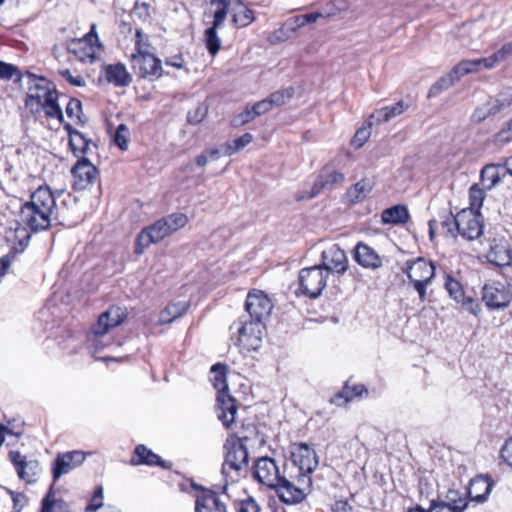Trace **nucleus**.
<instances>
[{
	"mask_svg": "<svg viewBox=\"0 0 512 512\" xmlns=\"http://www.w3.org/2000/svg\"><path fill=\"white\" fill-rule=\"evenodd\" d=\"M66 46L79 61L93 63L96 57V24H91L90 31L83 37L67 41Z\"/></svg>",
	"mask_w": 512,
	"mask_h": 512,
	"instance_id": "nucleus-15",
	"label": "nucleus"
},
{
	"mask_svg": "<svg viewBox=\"0 0 512 512\" xmlns=\"http://www.w3.org/2000/svg\"><path fill=\"white\" fill-rule=\"evenodd\" d=\"M72 187L83 191L93 186L96 178V166L87 158L79 159L71 169Z\"/></svg>",
	"mask_w": 512,
	"mask_h": 512,
	"instance_id": "nucleus-18",
	"label": "nucleus"
},
{
	"mask_svg": "<svg viewBox=\"0 0 512 512\" xmlns=\"http://www.w3.org/2000/svg\"><path fill=\"white\" fill-rule=\"evenodd\" d=\"M328 277V272L321 265L301 269L298 274L296 295L310 299L318 298L327 286Z\"/></svg>",
	"mask_w": 512,
	"mask_h": 512,
	"instance_id": "nucleus-9",
	"label": "nucleus"
},
{
	"mask_svg": "<svg viewBox=\"0 0 512 512\" xmlns=\"http://www.w3.org/2000/svg\"><path fill=\"white\" fill-rule=\"evenodd\" d=\"M440 225L447 237L454 240L461 237L466 241H474L483 235L484 217L480 211L462 209L456 214H443Z\"/></svg>",
	"mask_w": 512,
	"mask_h": 512,
	"instance_id": "nucleus-3",
	"label": "nucleus"
},
{
	"mask_svg": "<svg viewBox=\"0 0 512 512\" xmlns=\"http://www.w3.org/2000/svg\"><path fill=\"white\" fill-rule=\"evenodd\" d=\"M39 512H70L67 503L61 499L56 498L52 487L49 489L45 497L42 499L41 508Z\"/></svg>",
	"mask_w": 512,
	"mask_h": 512,
	"instance_id": "nucleus-37",
	"label": "nucleus"
},
{
	"mask_svg": "<svg viewBox=\"0 0 512 512\" xmlns=\"http://www.w3.org/2000/svg\"><path fill=\"white\" fill-rule=\"evenodd\" d=\"M494 485L493 478L488 474L476 475L469 481L466 488L469 499L476 504L487 502Z\"/></svg>",
	"mask_w": 512,
	"mask_h": 512,
	"instance_id": "nucleus-20",
	"label": "nucleus"
},
{
	"mask_svg": "<svg viewBox=\"0 0 512 512\" xmlns=\"http://www.w3.org/2000/svg\"><path fill=\"white\" fill-rule=\"evenodd\" d=\"M216 27H209L204 31L203 41L211 57H215L221 50V39Z\"/></svg>",
	"mask_w": 512,
	"mask_h": 512,
	"instance_id": "nucleus-39",
	"label": "nucleus"
},
{
	"mask_svg": "<svg viewBox=\"0 0 512 512\" xmlns=\"http://www.w3.org/2000/svg\"><path fill=\"white\" fill-rule=\"evenodd\" d=\"M8 492L12 497L14 512H21L26 502L25 495L22 493L14 492L12 490H9Z\"/></svg>",
	"mask_w": 512,
	"mask_h": 512,
	"instance_id": "nucleus-63",
	"label": "nucleus"
},
{
	"mask_svg": "<svg viewBox=\"0 0 512 512\" xmlns=\"http://www.w3.org/2000/svg\"><path fill=\"white\" fill-rule=\"evenodd\" d=\"M444 287L449 296L456 302L463 300L465 290L462 283L451 274H446L444 277Z\"/></svg>",
	"mask_w": 512,
	"mask_h": 512,
	"instance_id": "nucleus-41",
	"label": "nucleus"
},
{
	"mask_svg": "<svg viewBox=\"0 0 512 512\" xmlns=\"http://www.w3.org/2000/svg\"><path fill=\"white\" fill-rule=\"evenodd\" d=\"M20 80L21 74L17 66L0 61V79L11 80L13 78Z\"/></svg>",
	"mask_w": 512,
	"mask_h": 512,
	"instance_id": "nucleus-54",
	"label": "nucleus"
},
{
	"mask_svg": "<svg viewBox=\"0 0 512 512\" xmlns=\"http://www.w3.org/2000/svg\"><path fill=\"white\" fill-rule=\"evenodd\" d=\"M130 62L133 72L141 79L155 81L163 75L162 62L153 53L131 54Z\"/></svg>",
	"mask_w": 512,
	"mask_h": 512,
	"instance_id": "nucleus-12",
	"label": "nucleus"
},
{
	"mask_svg": "<svg viewBox=\"0 0 512 512\" xmlns=\"http://www.w3.org/2000/svg\"><path fill=\"white\" fill-rule=\"evenodd\" d=\"M165 64L176 69H183L185 67V60L182 53L171 55L165 58Z\"/></svg>",
	"mask_w": 512,
	"mask_h": 512,
	"instance_id": "nucleus-62",
	"label": "nucleus"
},
{
	"mask_svg": "<svg viewBox=\"0 0 512 512\" xmlns=\"http://www.w3.org/2000/svg\"><path fill=\"white\" fill-rule=\"evenodd\" d=\"M430 512H455L444 501L432 500L430 503Z\"/></svg>",
	"mask_w": 512,
	"mask_h": 512,
	"instance_id": "nucleus-64",
	"label": "nucleus"
},
{
	"mask_svg": "<svg viewBox=\"0 0 512 512\" xmlns=\"http://www.w3.org/2000/svg\"><path fill=\"white\" fill-rule=\"evenodd\" d=\"M103 72L106 81L116 87H126L132 82V77L123 63L106 65Z\"/></svg>",
	"mask_w": 512,
	"mask_h": 512,
	"instance_id": "nucleus-29",
	"label": "nucleus"
},
{
	"mask_svg": "<svg viewBox=\"0 0 512 512\" xmlns=\"http://www.w3.org/2000/svg\"><path fill=\"white\" fill-rule=\"evenodd\" d=\"M66 114L71 119H76L78 122H84L81 101L76 98H72L66 106Z\"/></svg>",
	"mask_w": 512,
	"mask_h": 512,
	"instance_id": "nucleus-53",
	"label": "nucleus"
},
{
	"mask_svg": "<svg viewBox=\"0 0 512 512\" xmlns=\"http://www.w3.org/2000/svg\"><path fill=\"white\" fill-rule=\"evenodd\" d=\"M500 457L505 463L512 466V438L507 439L503 444L500 450Z\"/></svg>",
	"mask_w": 512,
	"mask_h": 512,
	"instance_id": "nucleus-60",
	"label": "nucleus"
},
{
	"mask_svg": "<svg viewBox=\"0 0 512 512\" xmlns=\"http://www.w3.org/2000/svg\"><path fill=\"white\" fill-rule=\"evenodd\" d=\"M211 4L216 6V10L213 15L212 25L213 27L220 28L227 16L229 10L228 0H211Z\"/></svg>",
	"mask_w": 512,
	"mask_h": 512,
	"instance_id": "nucleus-46",
	"label": "nucleus"
},
{
	"mask_svg": "<svg viewBox=\"0 0 512 512\" xmlns=\"http://www.w3.org/2000/svg\"><path fill=\"white\" fill-rule=\"evenodd\" d=\"M252 475L258 483L273 489L282 503L296 505L292 491L282 487L286 478L285 469L283 474H280L279 467L273 458L268 456L258 458L252 467Z\"/></svg>",
	"mask_w": 512,
	"mask_h": 512,
	"instance_id": "nucleus-5",
	"label": "nucleus"
},
{
	"mask_svg": "<svg viewBox=\"0 0 512 512\" xmlns=\"http://www.w3.org/2000/svg\"><path fill=\"white\" fill-rule=\"evenodd\" d=\"M481 301L489 311L507 308L512 302V285L506 280H486L481 288Z\"/></svg>",
	"mask_w": 512,
	"mask_h": 512,
	"instance_id": "nucleus-10",
	"label": "nucleus"
},
{
	"mask_svg": "<svg viewBox=\"0 0 512 512\" xmlns=\"http://www.w3.org/2000/svg\"><path fill=\"white\" fill-rule=\"evenodd\" d=\"M512 237L507 230L495 227L489 230L486 241L488 250L486 258L496 266L503 267L512 263Z\"/></svg>",
	"mask_w": 512,
	"mask_h": 512,
	"instance_id": "nucleus-8",
	"label": "nucleus"
},
{
	"mask_svg": "<svg viewBox=\"0 0 512 512\" xmlns=\"http://www.w3.org/2000/svg\"><path fill=\"white\" fill-rule=\"evenodd\" d=\"M480 66L478 65L477 59L474 60H462L452 68V74L455 78L461 79L463 76L479 71Z\"/></svg>",
	"mask_w": 512,
	"mask_h": 512,
	"instance_id": "nucleus-47",
	"label": "nucleus"
},
{
	"mask_svg": "<svg viewBox=\"0 0 512 512\" xmlns=\"http://www.w3.org/2000/svg\"><path fill=\"white\" fill-rule=\"evenodd\" d=\"M9 459L21 480L25 481L27 484H32L37 481L41 472V466L37 460L27 459L26 456L18 451H10Z\"/></svg>",
	"mask_w": 512,
	"mask_h": 512,
	"instance_id": "nucleus-19",
	"label": "nucleus"
},
{
	"mask_svg": "<svg viewBox=\"0 0 512 512\" xmlns=\"http://www.w3.org/2000/svg\"><path fill=\"white\" fill-rule=\"evenodd\" d=\"M238 406L236 400L229 394V391L217 393L216 413L217 418L226 429H231L235 423Z\"/></svg>",
	"mask_w": 512,
	"mask_h": 512,
	"instance_id": "nucleus-22",
	"label": "nucleus"
},
{
	"mask_svg": "<svg viewBox=\"0 0 512 512\" xmlns=\"http://www.w3.org/2000/svg\"><path fill=\"white\" fill-rule=\"evenodd\" d=\"M85 460V454L82 451H70L59 453L55 458L52 466V476L54 482L61 476L68 474Z\"/></svg>",
	"mask_w": 512,
	"mask_h": 512,
	"instance_id": "nucleus-21",
	"label": "nucleus"
},
{
	"mask_svg": "<svg viewBox=\"0 0 512 512\" xmlns=\"http://www.w3.org/2000/svg\"><path fill=\"white\" fill-rule=\"evenodd\" d=\"M512 141V130L506 126L494 135L493 142L497 146H503Z\"/></svg>",
	"mask_w": 512,
	"mask_h": 512,
	"instance_id": "nucleus-56",
	"label": "nucleus"
},
{
	"mask_svg": "<svg viewBox=\"0 0 512 512\" xmlns=\"http://www.w3.org/2000/svg\"><path fill=\"white\" fill-rule=\"evenodd\" d=\"M506 175L505 164H487L482 168L480 178L484 189L490 190L499 184Z\"/></svg>",
	"mask_w": 512,
	"mask_h": 512,
	"instance_id": "nucleus-30",
	"label": "nucleus"
},
{
	"mask_svg": "<svg viewBox=\"0 0 512 512\" xmlns=\"http://www.w3.org/2000/svg\"><path fill=\"white\" fill-rule=\"evenodd\" d=\"M126 308L112 305L109 309L98 315V335L105 334L111 329L121 325L127 318Z\"/></svg>",
	"mask_w": 512,
	"mask_h": 512,
	"instance_id": "nucleus-26",
	"label": "nucleus"
},
{
	"mask_svg": "<svg viewBox=\"0 0 512 512\" xmlns=\"http://www.w3.org/2000/svg\"><path fill=\"white\" fill-rule=\"evenodd\" d=\"M331 512H356L353 505L349 502L348 499H339L335 500L330 505Z\"/></svg>",
	"mask_w": 512,
	"mask_h": 512,
	"instance_id": "nucleus-57",
	"label": "nucleus"
},
{
	"mask_svg": "<svg viewBox=\"0 0 512 512\" xmlns=\"http://www.w3.org/2000/svg\"><path fill=\"white\" fill-rule=\"evenodd\" d=\"M260 503L255 497L244 491L242 496L231 500V512H261Z\"/></svg>",
	"mask_w": 512,
	"mask_h": 512,
	"instance_id": "nucleus-33",
	"label": "nucleus"
},
{
	"mask_svg": "<svg viewBox=\"0 0 512 512\" xmlns=\"http://www.w3.org/2000/svg\"><path fill=\"white\" fill-rule=\"evenodd\" d=\"M56 200L47 186L38 187L21 206L20 221L33 232L47 230L55 219Z\"/></svg>",
	"mask_w": 512,
	"mask_h": 512,
	"instance_id": "nucleus-2",
	"label": "nucleus"
},
{
	"mask_svg": "<svg viewBox=\"0 0 512 512\" xmlns=\"http://www.w3.org/2000/svg\"><path fill=\"white\" fill-rule=\"evenodd\" d=\"M227 437L246 446H250L260 441V432L254 420L244 419L240 427Z\"/></svg>",
	"mask_w": 512,
	"mask_h": 512,
	"instance_id": "nucleus-27",
	"label": "nucleus"
},
{
	"mask_svg": "<svg viewBox=\"0 0 512 512\" xmlns=\"http://www.w3.org/2000/svg\"><path fill=\"white\" fill-rule=\"evenodd\" d=\"M295 95V89L290 86L284 89L272 92L267 98L272 106L280 107L288 103Z\"/></svg>",
	"mask_w": 512,
	"mask_h": 512,
	"instance_id": "nucleus-44",
	"label": "nucleus"
},
{
	"mask_svg": "<svg viewBox=\"0 0 512 512\" xmlns=\"http://www.w3.org/2000/svg\"><path fill=\"white\" fill-rule=\"evenodd\" d=\"M195 512H228L224 494L212 489L196 486Z\"/></svg>",
	"mask_w": 512,
	"mask_h": 512,
	"instance_id": "nucleus-17",
	"label": "nucleus"
},
{
	"mask_svg": "<svg viewBox=\"0 0 512 512\" xmlns=\"http://www.w3.org/2000/svg\"><path fill=\"white\" fill-rule=\"evenodd\" d=\"M252 141V134L244 133L243 135L234 139L233 141L226 142L225 144H223L222 147L224 148V155L231 156L240 151L241 149H243L244 147H246L247 145H249Z\"/></svg>",
	"mask_w": 512,
	"mask_h": 512,
	"instance_id": "nucleus-43",
	"label": "nucleus"
},
{
	"mask_svg": "<svg viewBox=\"0 0 512 512\" xmlns=\"http://www.w3.org/2000/svg\"><path fill=\"white\" fill-rule=\"evenodd\" d=\"M244 307L249 314V321L264 324L272 312L273 304L265 292L254 288L248 292Z\"/></svg>",
	"mask_w": 512,
	"mask_h": 512,
	"instance_id": "nucleus-13",
	"label": "nucleus"
},
{
	"mask_svg": "<svg viewBox=\"0 0 512 512\" xmlns=\"http://www.w3.org/2000/svg\"><path fill=\"white\" fill-rule=\"evenodd\" d=\"M164 218L169 225L170 234L185 227L189 222L187 215L184 213H172L165 216Z\"/></svg>",
	"mask_w": 512,
	"mask_h": 512,
	"instance_id": "nucleus-50",
	"label": "nucleus"
},
{
	"mask_svg": "<svg viewBox=\"0 0 512 512\" xmlns=\"http://www.w3.org/2000/svg\"><path fill=\"white\" fill-rule=\"evenodd\" d=\"M410 220V214L405 205L397 204L386 208L381 213V221L384 224L405 225Z\"/></svg>",
	"mask_w": 512,
	"mask_h": 512,
	"instance_id": "nucleus-31",
	"label": "nucleus"
},
{
	"mask_svg": "<svg viewBox=\"0 0 512 512\" xmlns=\"http://www.w3.org/2000/svg\"><path fill=\"white\" fill-rule=\"evenodd\" d=\"M26 107L32 113L43 109L47 117L56 118L61 123L64 122L55 85L43 77L37 78L34 84L29 87Z\"/></svg>",
	"mask_w": 512,
	"mask_h": 512,
	"instance_id": "nucleus-4",
	"label": "nucleus"
},
{
	"mask_svg": "<svg viewBox=\"0 0 512 512\" xmlns=\"http://www.w3.org/2000/svg\"><path fill=\"white\" fill-rule=\"evenodd\" d=\"M170 234L169 225L164 217L143 228L136 238L135 253L141 254L153 243H158Z\"/></svg>",
	"mask_w": 512,
	"mask_h": 512,
	"instance_id": "nucleus-16",
	"label": "nucleus"
},
{
	"mask_svg": "<svg viewBox=\"0 0 512 512\" xmlns=\"http://www.w3.org/2000/svg\"><path fill=\"white\" fill-rule=\"evenodd\" d=\"M401 272L408 278V285L417 292L419 300H427V288L432 284L436 275V266L424 257L409 259L401 266Z\"/></svg>",
	"mask_w": 512,
	"mask_h": 512,
	"instance_id": "nucleus-6",
	"label": "nucleus"
},
{
	"mask_svg": "<svg viewBox=\"0 0 512 512\" xmlns=\"http://www.w3.org/2000/svg\"><path fill=\"white\" fill-rule=\"evenodd\" d=\"M303 26H305L303 14L290 17L283 25L291 32H295Z\"/></svg>",
	"mask_w": 512,
	"mask_h": 512,
	"instance_id": "nucleus-58",
	"label": "nucleus"
},
{
	"mask_svg": "<svg viewBox=\"0 0 512 512\" xmlns=\"http://www.w3.org/2000/svg\"><path fill=\"white\" fill-rule=\"evenodd\" d=\"M459 78H455L452 74V69L448 72L447 75L440 77L429 89L428 98L436 97L442 91L447 90L451 86H453Z\"/></svg>",
	"mask_w": 512,
	"mask_h": 512,
	"instance_id": "nucleus-42",
	"label": "nucleus"
},
{
	"mask_svg": "<svg viewBox=\"0 0 512 512\" xmlns=\"http://www.w3.org/2000/svg\"><path fill=\"white\" fill-rule=\"evenodd\" d=\"M443 501L455 512H464L471 502L467 491L461 492L457 489H449Z\"/></svg>",
	"mask_w": 512,
	"mask_h": 512,
	"instance_id": "nucleus-34",
	"label": "nucleus"
},
{
	"mask_svg": "<svg viewBox=\"0 0 512 512\" xmlns=\"http://www.w3.org/2000/svg\"><path fill=\"white\" fill-rule=\"evenodd\" d=\"M89 143L90 141L87 140L83 134H81L78 131H74V137H71L69 139V145L71 147V150L76 155L78 152L80 153H86L89 149Z\"/></svg>",
	"mask_w": 512,
	"mask_h": 512,
	"instance_id": "nucleus-51",
	"label": "nucleus"
},
{
	"mask_svg": "<svg viewBox=\"0 0 512 512\" xmlns=\"http://www.w3.org/2000/svg\"><path fill=\"white\" fill-rule=\"evenodd\" d=\"M368 395V389L364 384H350V381L347 380L342 389L335 393L330 399L329 403L335 405L337 407H342L347 405L349 402L354 399H360L364 396Z\"/></svg>",
	"mask_w": 512,
	"mask_h": 512,
	"instance_id": "nucleus-25",
	"label": "nucleus"
},
{
	"mask_svg": "<svg viewBox=\"0 0 512 512\" xmlns=\"http://www.w3.org/2000/svg\"><path fill=\"white\" fill-rule=\"evenodd\" d=\"M322 260L321 266L325 268L328 274L334 272L342 275L349 267V261L345 251L337 244L332 245L327 251L322 253Z\"/></svg>",
	"mask_w": 512,
	"mask_h": 512,
	"instance_id": "nucleus-23",
	"label": "nucleus"
},
{
	"mask_svg": "<svg viewBox=\"0 0 512 512\" xmlns=\"http://www.w3.org/2000/svg\"><path fill=\"white\" fill-rule=\"evenodd\" d=\"M205 116H206V108L197 107L195 110L188 112L187 121L193 125L199 124L200 122H202L204 120Z\"/></svg>",
	"mask_w": 512,
	"mask_h": 512,
	"instance_id": "nucleus-59",
	"label": "nucleus"
},
{
	"mask_svg": "<svg viewBox=\"0 0 512 512\" xmlns=\"http://www.w3.org/2000/svg\"><path fill=\"white\" fill-rule=\"evenodd\" d=\"M345 175L337 171L333 166L327 164L322 167L317 178L315 179L311 190L306 194L299 195L296 197L298 202L305 199H312L318 196L324 190H331L336 185L343 183Z\"/></svg>",
	"mask_w": 512,
	"mask_h": 512,
	"instance_id": "nucleus-14",
	"label": "nucleus"
},
{
	"mask_svg": "<svg viewBox=\"0 0 512 512\" xmlns=\"http://www.w3.org/2000/svg\"><path fill=\"white\" fill-rule=\"evenodd\" d=\"M248 447L228 437L226 438L223 445L224 462L221 469L226 480L230 479L234 482L247 470L249 465Z\"/></svg>",
	"mask_w": 512,
	"mask_h": 512,
	"instance_id": "nucleus-7",
	"label": "nucleus"
},
{
	"mask_svg": "<svg viewBox=\"0 0 512 512\" xmlns=\"http://www.w3.org/2000/svg\"><path fill=\"white\" fill-rule=\"evenodd\" d=\"M230 329H236L232 338L235 339V345L241 351H256L261 347L264 324L240 318L232 324Z\"/></svg>",
	"mask_w": 512,
	"mask_h": 512,
	"instance_id": "nucleus-11",
	"label": "nucleus"
},
{
	"mask_svg": "<svg viewBox=\"0 0 512 512\" xmlns=\"http://www.w3.org/2000/svg\"><path fill=\"white\" fill-rule=\"evenodd\" d=\"M211 378L210 381L217 390V393L229 391L228 383H227V373L228 367L224 363H216L212 365L210 369Z\"/></svg>",
	"mask_w": 512,
	"mask_h": 512,
	"instance_id": "nucleus-35",
	"label": "nucleus"
},
{
	"mask_svg": "<svg viewBox=\"0 0 512 512\" xmlns=\"http://www.w3.org/2000/svg\"><path fill=\"white\" fill-rule=\"evenodd\" d=\"M232 23L237 28L249 26L254 20V11L238 0L233 6Z\"/></svg>",
	"mask_w": 512,
	"mask_h": 512,
	"instance_id": "nucleus-32",
	"label": "nucleus"
},
{
	"mask_svg": "<svg viewBox=\"0 0 512 512\" xmlns=\"http://www.w3.org/2000/svg\"><path fill=\"white\" fill-rule=\"evenodd\" d=\"M372 186L367 179H361L348 189L347 195L350 197L352 203H357L366 198L371 192Z\"/></svg>",
	"mask_w": 512,
	"mask_h": 512,
	"instance_id": "nucleus-40",
	"label": "nucleus"
},
{
	"mask_svg": "<svg viewBox=\"0 0 512 512\" xmlns=\"http://www.w3.org/2000/svg\"><path fill=\"white\" fill-rule=\"evenodd\" d=\"M130 464L133 466H140V465H146V466H158L163 469L169 470L172 467L171 462H167L163 460L159 455L154 453L151 449H149L144 444H138L136 445L132 456L130 458Z\"/></svg>",
	"mask_w": 512,
	"mask_h": 512,
	"instance_id": "nucleus-24",
	"label": "nucleus"
},
{
	"mask_svg": "<svg viewBox=\"0 0 512 512\" xmlns=\"http://www.w3.org/2000/svg\"><path fill=\"white\" fill-rule=\"evenodd\" d=\"M151 47L148 35L144 34L141 29L135 31V52L133 54L148 53Z\"/></svg>",
	"mask_w": 512,
	"mask_h": 512,
	"instance_id": "nucleus-52",
	"label": "nucleus"
},
{
	"mask_svg": "<svg viewBox=\"0 0 512 512\" xmlns=\"http://www.w3.org/2000/svg\"><path fill=\"white\" fill-rule=\"evenodd\" d=\"M366 124L367 126L363 125L359 129H357L356 133L354 134L351 140V145L356 149L361 148L370 138L371 127L373 125L370 118L368 121H366Z\"/></svg>",
	"mask_w": 512,
	"mask_h": 512,
	"instance_id": "nucleus-49",
	"label": "nucleus"
},
{
	"mask_svg": "<svg viewBox=\"0 0 512 512\" xmlns=\"http://www.w3.org/2000/svg\"><path fill=\"white\" fill-rule=\"evenodd\" d=\"M485 199V189L480 188L478 184H473L469 189V207L466 209H473L480 211Z\"/></svg>",
	"mask_w": 512,
	"mask_h": 512,
	"instance_id": "nucleus-48",
	"label": "nucleus"
},
{
	"mask_svg": "<svg viewBox=\"0 0 512 512\" xmlns=\"http://www.w3.org/2000/svg\"><path fill=\"white\" fill-rule=\"evenodd\" d=\"M189 307V302L169 303L161 312L162 320L164 322L170 323L173 320L186 314Z\"/></svg>",
	"mask_w": 512,
	"mask_h": 512,
	"instance_id": "nucleus-38",
	"label": "nucleus"
},
{
	"mask_svg": "<svg viewBox=\"0 0 512 512\" xmlns=\"http://www.w3.org/2000/svg\"><path fill=\"white\" fill-rule=\"evenodd\" d=\"M355 261L366 269L376 270L382 266V259L369 245L359 242L354 248Z\"/></svg>",
	"mask_w": 512,
	"mask_h": 512,
	"instance_id": "nucleus-28",
	"label": "nucleus"
},
{
	"mask_svg": "<svg viewBox=\"0 0 512 512\" xmlns=\"http://www.w3.org/2000/svg\"><path fill=\"white\" fill-rule=\"evenodd\" d=\"M130 131L126 124L121 123L112 134V142L120 150L126 151L129 146Z\"/></svg>",
	"mask_w": 512,
	"mask_h": 512,
	"instance_id": "nucleus-45",
	"label": "nucleus"
},
{
	"mask_svg": "<svg viewBox=\"0 0 512 512\" xmlns=\"http://www.w3.org/2000/svg\"><path fill=\"white\" fill-rule=\"evenodd\" d=\"M251 106L257 117L273 109L268 98L262 99Z\"/></svg>",
	"mask_w": 512,
	"mask_h": 512,
	"instance_id": "nucleus-61",
	"label": "nucleus"
},
{
	"mask_svg": "<svg viewBox=\"0 0 512 512\" xmlns=\"http://www.w3.org/2000/svg\"><path fill=\"white\" fill-rule=\"evenodd\" d=\"M405 104L402 100L395 103L393 106H386L375 110L370 119H376L377 123L388 122L393 117L402 114L405 111Z\"/></svg>",
	"mask_w": 512,
	"mask_h": 512,
	"instance_id": "nucleus-36",
	"label": "nucleus"
},
{
	"mask_svg": "<svg viewBox=\"0 0 512 512\" xmlns=\"http://www.w3.org/2000/svg\"><path fill=\"white\" fill-rule=\"evenodd\" d=\"M319 465V457L313 446L306 442H291L289 457L284 465L286 478L282 485L292 491L295 504L302 503L311 493L312 475Z\"/></svg>",
	"mask_w": 512,
	"mask_h": 512,
	"instance_id": "nucleus-1",
	"label": "nucleus"
},
{
	"mask_svg": "<svg viewBox=\"0 0 512 512\" xmlns=\"http://www.w3.org/2000/svg\"><path fill=\"white\" fill-rule=\"evenodd\" d=\"M462 308L474 316H479L482 312L481 304L478 300L470 296H463V300H459Z\"/></svg>",
	"mask_w": 512,
	"mask_h": 512,
	"instance_id": "nucleus-55",
	"label": "nucleus"
}]
</instances>
